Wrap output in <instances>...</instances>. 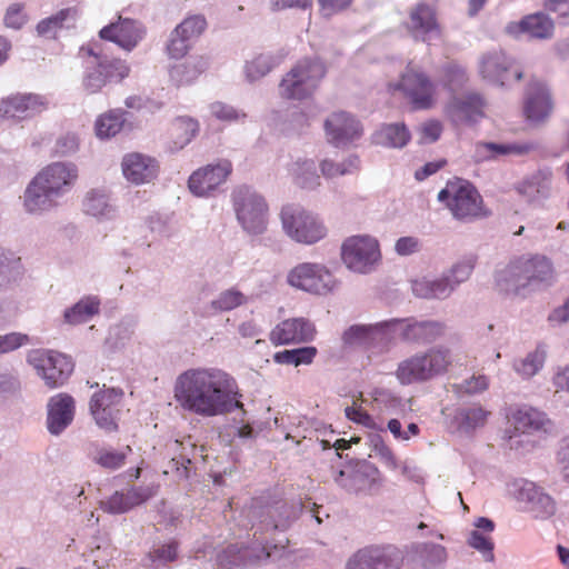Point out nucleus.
Returning a JSON list of instances; mask_svg holds the SVG:
<instances>
[{
  "label": "nucleus",
  "mask_w": 569,
  "mask_h": 569,
  "mask_svg": "<svg viewBox=\"0 0 569 569\" xmlns=\"http://www.w3.org/2000/svg\"><path fill=\"white\" fill-rule=\"evenodd\" d=\"M173 393L183 410L206 418L242 408L234 378L217 368L186 370L178 376Z\"/></svg>",
  "instance_id": "nucleus-1"
},
{
  "label": "nucleus",
  "mask_w": 569,
  "mask_h": 569,
  "mask_svg": "<svg viewBox=\"0 0 569 569\" xmlns=\"http://www.w3.org/2000/svg\"><path fill=\"white\" fill-rule=\"evenodd\" d=\"M555 270L543 256H522L512 259L496 272V289L506 297H527L541 287L550 286Z\"/></svg>",
  "instance_id": "nucleus-2"
},
{
  "label": "nucleus",
  "mask_w": 569,
  "mask_h": 569,
  "mask_svg": "<svg viewBox=\"0 0 569 569\" xmlns=\"http://www.w3.org/2000/svg\"><path fill=\"white\" fill-rule=\"evenodd\" d=\"M79 178L78 167L72 162H52L42 168L24 191V207L30 213L52 209L58 199L71 191Z\"/></svg>",
  "instance_id": "nucleus-3"
},
{
  "label": "nucleus",
  "mask_w": 569,
  "mask_h": 569,
  "mask_svg": "<svg viewBox=\"0 0 569 569\" xmlns=\"http://www.w3.org/2000/svg\"><path fill=\"white\" fill-rule=\"evenodd\" d=\"M79 58L83 68L81 87L87 94L100 93L107 86L120 83L130 74L128 62L107 56L98 41L81 46Z\"/></svg>",
  "instance_id": "nucleus-4"
},
{
  "label": "nucleus",
  "mask_w": 569,
  "mask_h": 569,
  "mask_svg": "<svg viewBox=\"0 0 569 569\" xmlns=\"http://www.w3.org/2000/svg\"><path fill=\"white\" fill-rule=\"evenodd\" d=\"M390 89L400 91L412 110H430L438 102V88L431 76L420 66L409 62L399 81Z\"/></svg>",
  "instance_id": "nucleus-5"
},
{
  "label": "nucleus",
  "mask_w": 569,
  "mask_h": 569,
  "mask_svg": "<svg viewBox=\"0 0 569 569\" xmlns=\"http://www.w3.org/2000/svg\"><path fill=\"white\" fill-rule=\"evenodd\" d=\"M326 74V68L318 59L300 60L286 73L279 84L280 96L288 100H302L312 96Z\"/></svg>",
  "instance_id": "nucleus-6"
},
{
  "label": "nucleus",
  "mask_w": 569,
  "mask_h": 569,
  "mask_svg": "<svg viewBox=\"0 0 569 569\" xmlns=\"http://www.w3.org/2000/svg\"><path fill=\"white\" fill-rule=\"evenodd\" d=\"M438 199L446 202L458 220H471L483 214L482 198L467 180L457 178L448 181L446 188L438 193Z\"/></svg>",
  "instance_id": "nucleus-7"
},
{
  "label": "nucleus",
  "mask_w": 569,
  "mask_h": 569,
  "mask_svg": "<svg viewBox=\"0 0 569 569\" xmlns=\"http://www.w3.org/2000/svg\"><path fill=\"white\" fill-rule=\"evenodd\" d=\"M233 207L242 228L252 234L262 233L268 222V204L262 196L248 187L233 192Z\"/></svg>",
  "instance_id": "nucleus-8"
},
{
  "label": "nucleus",
  "mask_w": 569,
  "mask_h": 569,
  "mask_svg": "<svg viewBox=\"0 0 569 569\" xmlns=\"http://www.w3.org/2000/svg\"><path fill=\"white\" fill-rule=\"evenodd\" d=\"M286 233L297 242L312 244L327 236V228L311 212L295 206H286L281 211Z\"/></svg>",
  "instance_id": "nucleus-9"
},
{
  "label": "nucleus",
  "mask_w": 569,
  "mask_h": 569,
  "mask_svg": "<svg viewBox=\"0 0 569 569\" xmlns=\"http://www.w3.org/2000/svg\"><path fill=\"white\" fill-rule=\"evenodd\" d=\"M289 286L313 295H326L335 287V277L321 263L301 262L287 274Z\"/></svg>",
  "instance_id": "nucleus-10"
},
{
  "label": "nucleus",
  "mask_w": 569,
  "mask_h": 569,
  "mask_svg": "<svg viewBox=\"0 0 569 569\" xmlns=\"http://www.w3.org/2000/svg\"><path fill=\"white\" fill-rule=\"evenodd\" d=\"M29 362L50 389L64 385L73 371L72 360L53 350H36L30 355Z\"/></svg>",
  "instance_id": "nucleus-11"
},
{
  "label": "nucleus",
  "mask_w": 569,
  "mask_h": 569,
  "mask_svg": "<svg viewBox=\"0 0 569 569\" xmlns=\"http://www.w3.org/2000/svg\"><path fill=\"white\" fill-rule=\"evenodd\" d=\"M341 258L349 269L365 273L380 258L378 241L369 236L349 237L342 243Z\"/></svg>",
  "instance_id": "nucleus-12"
},
{
  "label": "nucleus",
  "mask_w": 569,
  "mask_h": 569,
  "mask_svg": "<svg viewBox=\"0 0 569 569\" xmlns=\"http://www.w3.org/2000/svg\"><path fill=\"white\" fill-rule=\"evenodd\" d=\"M123 399V391L118 388H103L90 400V412L96 423L107 432L118 430V419Z\"/></svg>",
  "instance_id": "nucleus-13"
},
{
  "label": "nucleus",
  "mask_w": 569,
  "mask_h": 569,
  "mask_svg": "<svg viewBox=\"0 0 569 569\" xmlns=\"http://www.w3.org/2000/svg\"><path fill=\"white\" fill-rule=\"evenodd\" d=\"M402 552L395 546H370L357 551L348 561V569H400Z\"/></svg>",
  "instance_id": "nucleus-14"
},
{
  "label": "nucleus",
  "mask_w": 569,
  "mask_h": 569,
  "mask_svg": "<svg viewBox=\"0 0 569 569\" xmlns=\"http://www.w3.org/2000/svg\"><path fill=\"white\" fill-rule=\"evenodd\" d=\"M48 107V100L41 94L12 93L0 100V119L21 121L43 112Z\"/></svg>",
  "instance_id": "nucleus-15"
},
{
  "label": "nucleus",
  "mask_w": 569,
  "mask_h": 569,
  "mask_svg": "<svg viewBox=\"0 0 569 569\" xmlns=\"http://www.w3.org/2000/svg\"><path fill=\"white\" fill-rule=\"evenodd\" d=\"M486 102L476 92L453 96L446 103L443 112L455 124H471L485 117Z\"/></svg>",
  "instance_id": "nucleus-16"
},
{
  "label": "nucleus",
  "mask_w": 569,
  "mask_h": 569,
  "mask_svg": "<svg viewBox=\"0 0 569 569\" xmlns=\"http://www.w3.org/2000/svg\"><path fill=\"white\" fill-rule=\"evenodd\" d=\"M146 30L136 20L119 16L116 22L104 26L99 31V38L113 42L124 51H132L143 39Z\"/></svg>",
  "instance_id": "nucleus-17"
},
{
  "label": "nucleus",
  "mask_w": 569,
  "mask_h": 569,
  "mask_svg": "<svg viewBox=\"0 0 569 569\" xmlns=\"http://www.w3.org/2000/svg\"><path fill=\"white\" fill-rule=\"evenodd\" d=\"M553 108L550 91L539 79H531L525 91L523 114L527 120L540 122L547 119Z\"/></svg>",
  "instance_id": "nucleus-18"
},
{
  "label": "nucleus",
  "mask_w": 569,
  "mask_h": 569,
  "mask_svg": "<svg viewBox=\"0 0 569 569\" xmlns=\"http://www.w3.org/2000/svg\"><path fill=\"white\" fill-rule=\"evenodd\" d=\"M232 171V164L228 160H222L217 164H208L196 170L188 180L190 191L198 196H209L220 184H222Z\"/></svg>",
  "instance_id": "nucleus-19"
},
{
  "label": "nucleus",
  "mask_w": 569,
  "mask_h": 569,
  "mask_svg": "<svg viewBox=\"0 0 569 569\" xmlns=\"http://www.w3.org/2000/svg\"><path fill=\"white\" fill-rule=\"evenodd\" d=\"M316 328L305 318H290L279 322L269 333L273 346L306 343L315 339Z\"/></svg>",
  "instance_id": "nucleus-20"
},
{
  "label": "nucleus",
  "mask_w": 569,
  "mask_h": 569,
  "mask_svg": "<svg viewBox=\"0 0 569 569\" xmlns=\"http://www.w3.org/2000/svg\"><path fill=\"white\" fill-rule=\"evenodd\" d=\"M323 128L328 141L336 147L351 142L362 134L360 122L346 111L331 113Z\"/></svg>",
  "instance_id": "nucleus-21"
},
{
  "label": "nucleus",
  "mask_w": 569,
  "mask_h": 569,
  "mask_svg": "<svg viewBox=\"0 0 569 569\" xmlns=\"http://www.w3.org/2000/svg\"><path fill=\"white\" fill-rule=\"evenodd\" d=\"M480 70L483 78L501 86L522 78L520 67L502 52H493L483 57Z\"/></svg>",
  "instance_id": "nucleus-22"
},
{
  "label": "nucleus",
  "mask_w": 569,
  "mask_h": 569,
  "mask_svg": "<svg viewBox=\"0 0 569 569\" xmlns=\"http://www.w3.org/2000/svg\"><path fill=\"white\" fill-rule=\"evenodd\" d=\"M121 169L124 178L134 184L149 183L159 172L156 159L142 153L132 152L122 158Z\"/></svg>",
  "instance_id": "nucleus-23"
},
{
  "label": "nucleus",
  "mask_w": 569,
  "mask_h": 569,
  "mask_svg": "<svg viewBox=\"0 0 569 569\" xmlns=\"http://www.w3.org/2000/svg\"><path fill=\"white\" fill-rule=\"evenodd\" d=\"M507 418L515 432L523 435L547 431L551 425L545 412L527 405L510 408Z\"/></svg>",
  "instance_id": "nucleus-24"
},
{
  "label": "nucleus",
  "mask_w": 569,
  "mask_h": 569,
  "mask_svg": "<svg viewBox=\"0 0 569 569\" xmlns=\"http://www.w3.org/2000/svg\"><path fill=\"white\" fill-rule=\"evenodd\" d=\"M410 34L421 41H427L431 33H440L436 8L425 2L417 3L409 10V20L406 24Z\"/></svg>",
  "instance_id": "nucleus-25"
},
{
  "label": "nucleus",
  "mask_w": 569,
  "mask_h": 569,
  "mask_svg": "<svg viewBox=\"0 0 569 569\" xmlns=\"http://www.w3.org/2000/svg\"><path fill=\"white\" fill-rule=\"evenodd\" d=\"M508 34L519 37L527 34L532 39H549L553 34V21L545 13L525 16L520 21L510 22L506 28Z\"/></svg>",
  "instance_id": "nucleus-26"
},
{
  "label": "nucleus",
  "mask_w": 569,
  "mask_h": 569,
  "mask_svg": "<svg viewBox=\"0 0 569 569\" xmlns=\"http://www.w3.org/2000/svg\"><path fill=\"white\" fill-rule=\"evenodd\" d=\"M74 400L70 395L59 393L48 403L47 427L50 433H61L73 420Z\"/></svg>",
  "instance_id": "nucleus-27"
},
{
  "label": "nucleus",
  "mask_w": 569,
  "mask_h": 569,
  "mask_svg": "<svg viewBox=\"0 0 569 569\" xmlns=\"http://www.w3.org/2000/svg\"><path fill=\"white\" fill-rule=\"evenodd\" d=\"M552 172L548 169L538 170L522 179L516 191L530 203H540L551 193Z\"/></svg>",
  "instance_id": "nucleus-28"
},
{
  "label": "nucleus",
  "mask_w": 569,
  "mask_h": 569,
  "mask_svg": "<svg viewBox=\"0 0 569 569\" xmlns=\"http://www.w3.org/2000/svg\"><path fill=\"white\" fill-rule=\"evenodd\" d=\"M79 18L77 7L62 8L56 13L40 20L36 27L37 33L46 39H57L62 29L74 27Z\"/></svg>",
  "instance_id": "nucleus-29"
},
{
  "label": "nucleus",
  "mask_w": 569,
  "mask_h": 569,
  "mask_svg": "<svg viewBox=\"0 0 569 569\" xmlns=\"http://www.w3.org/2000/svg\"><path fill=\"white\" fill-rule=\"evenodd\" d=\"M417 357L426 381L446 373L452 365L451 351L443 347H435L426 352H419Z\"/></svg>",
  "instance_id": "nucleus-30"
},
{
  "label": "nucleus",
  "mask_w": 569,
  "mask_h": 569,
  "mask_svg": "<svg viewBox=\"0 0 569 569\" xmlns=\"http://www.w3.org/2000/svg\"><path fill=\"white\" fill-rule=\"evenodd\" d=\"M199 131V123L190 117H178L168 127L167 143L171 151H179L189 144Z\"/></svg>",
  "instance_id": "nucleus-31"
},
{
  "label": "nucleus",
  "mask_w": 569,
  "mask_h": 569,
  "mask_svg": "<svg viewBox=\"0 0 569 569\" xmlns=\"http://www.w3.org/2000/svg\"><path fill=\"white\" fill-rule=\"evenodd\" d=\"M446 332V325L440 321H415L408 323L402 331L405 340L412 342L430 343L442 337Z\"/></svg>",
  "instance_id": "nucleus-32"
},
{
  "label": "nucleus",
  "mask_w": 569,
  "mask_h": 569,
  "mask_svg": "<svg viewBox=\"0 0 569 569\" xmlns=\"http://www.w3.org/2000/svg\"><path fill=\"white\" fill-rule=\"evenodd\" d=\"M518 498L530 505V510L536 517H549L555 512V503L550 496L541 492V490L532 482H525L520 488Z\"/></svg>",
  "instance_id": "nucleus-33"
},
{
  "label": "nucleus",
  "mask_w": 569,
  "mask_h": 569,
  "mask_svg": "<svg viewBox=\"0 0 569 569\" xmlns=\"http://www.w3.org/2000/svg\"><path fill=\"white\" fill-rule=\"evenodd\" d=\"M209 67V59L197 56L184 63L171 68L170 77L179 86L189 84L199 78Z\"/></svg>",
  "instance_id": "nucleus-34"
},
{
  "label": "nucleus",
  "mask_w": 569,
  "mask_h": 569,
  "mask_svg": "<svg viewBox=\"0 0 569 569\" xmlns=\"http://www.w3.org/2000/svg\"><path fill=\"white\" fill-rule=\"evenodd\" d=\"M532 147L528 143H493L479 142L476 144V156L479 161L496 159L499 156H522L530 152Z\"/></svg>",
  "instance_id": "nucleus-35"
},
{
  "label": "nucleus",
  "mask_w": 569,
  "mask_h": 569,
  "mask_svg": "<svg viewBox=\"0 0 569 569\" xmlns=\"http://www.w3.org/2000/svg\"><path fill=\"white\" fill-rule=\"evenodd\" d=\"M385 339V332L380 326H351L343 332L342 340L346 345H361L371 347L375 342Z\"/></svg>",
  "instance_id": "nucleus-36"
},
{
  "label": "nucleus",
  "mask_w": 569,
  "mask_h": 569,
  "mask_svg": "<svg viewBox=\"0 0 569 569\" xmlns=\"http://www.w3.org/2000/svg\"><path fill=\"white\" fill-rule=\"evenodd\" d=\"M100 301L94 297H86L64 311V320L70 325H80L90 320L99 312Z\"/></svg>",
  "instance_id": "nucleus-37"
},
{
  "label": "nucleus",
  "mask_w": 569,
  "mask_h": 569,
  "mask_svg": "<svg viewBox=\"0 0 569 569\" xmlns=\"http://www.w3.org/2000/svg\"><path fill=\"white\" fill-rule=\"evenodd\" d=\"M123 123L124 117L121 110H109L97 118L96 134L100 139H109L121 131Z\"/></svg>",
  "instance_id": "nucleus-38"
},
{
  "label": "nucleus",
  "mask_w": 569,
  "mask_h": 569,
  "mask_svg": "<svg viewBox=\"0 0 569 569\" xmlns=\"http://www.w3.org/2000/svg\"><path fill=\"white\" fill-rule=\"evenodd\" d=\"M318 349L312 346L301 347L297 349H286L273 355V361L279 365H292L295 367L301 365H310L313 362Z\"/></svg>",
  "instance_id": "nucleus-39"
},
{
  "label": "nucleus",
  "mask_w": 569,
  "mask_h": 569,
  "mask_svg": "<svg viewBox=\"0 0 569 569\" xmlns=\"http://www.w3.org/2000/svg\"><path fill=\"white\" fill-rule=\"evenodd\" d=\"M416 552L422 569H436L448 558L446 548L437 543H421L416 548Z\"/></svg>",
  "instance_id": "nucleus-40"
},
{
  "label": "nucleus",
  "mask_w": 569,
  "mask_h": 569,
  "mask_svg": "<svg viewBox=\"0 0 569 569\" xmlns=\"http://www.w3.org/2000/svg\"><path fill=\"white\" fill-rule=\"evenodd\" d=\"M409 140L410 132L403 123L386 124L377 132L378 143L386 147L402 148Z\"/></svg>",
  "instance_id": "nucleus-41"
},
{
  "label": "nucleus",
  "mask_w": 569,
  "mask_h": 569,
  "mask_svg": "<svg viewBox=\"0 0 569 569\" xmlns=\"http://www.w3.org/2000/svg\"><path fill=\"white\" fill-rule=\"evenodd\" d=\"M147 558L151 567H167L179 558V541L171 539L164 543L154 546L148 553Z\"/></svg>",
  "instance_id": "nucleus-42"
},
{
  "label": "nucleus",
  "mask_w": 569,
  "mask_h": 569,
  "mask_svg": "<svg viewBox=\"0 0 569 569\" xmlns=\"http://www.w3.org/2000/svg\"><path fill=\"white\" fill-rule=\"evenodd\" d=\"M395 375L401 385H411L426 381L417 353L402 360L398 365Z\"/></svg>",
  "instance_id": "nucleus-43"
},
{
  "label": "nucleus",
  "mask_w": 569,
  "mask_h": 569,
  "mask_svg": "<svg viewBox=\"0 0 569 569\" xmlns=\"http://www.w3.org/2000/svg\"><path fill=\"white\" fill-rule=\"evenodd\" d=\"M360 161L357 156H350L342 162H335L325 159L320 163V170L323 177L332 179L339 176L352 174L359 170Z\"/></svg>",
  "instance_id": "nucleus-44"
},
{
  "label": "nucleus",
  "mask_w": 569,
  "mask_h": 569,
  "mask_svg": "<svg viewBox=\"0 0 569 569\" xmlns=\"http://www.w3.org/2000/svg\"><path fill=\"white\" fill-rule=\"evenodd\" d=\"M208 29V21L203 14L187 16L174 30L190 42L199 39Z\"/></svg>",
  "instance_id": "nucleus-45"
},
{
  "label": "nucleus",
  "mask_w": 569,
  "mask_h": 569,
  "mask_svg": "<svg viewBox=\"0 0 569 569\" xmlns=\"http://www.w3.org/2000/svg\"><path fill=\"white\" fill-rule=\"evenodd\" d=\"M295 182L302 189H315L320 186V177L316 172L312 160L297 162L293 168Z\"/></svg>",
  "instance_id": "nucleus-46"
},
{
  "label": "nucleus",
  "mask_w": 569,
  "mask_h": 569,
  "mask_svg": "<svg viewBox=\"0 0 569 569\" xmlns=\"http://www.w3.org/2000/svg\"><path fill=\"white\" fill-rule=\"evenodd\" d=\"M441 82L449 91L461 89L468 82L466 69L456 62L448 63L442 68Z\"/></svg>",
  "instance_id": "nucleus-47"
},
{
  "label": "nucleus",
  "mask_w": 569,
  "mask_h": 569,
  "mask_svg": "<svg viewBox=\"0 0 569 569\" xmlns=\"http://www.w3.org/2000/svg\"><path fill=\"white\" fill-rule=\"evenodd\" d=\"M93 462L104 469L116 470L126 463L127 453L107 448H97L91 455Z\"/></svg>",
  "instance_id": "nucleus-48"
},
{
  "label": "nucleus",
  "mask_w": 569,
  "mask_h": 569,
  "mask_svg": "<svg viewBox=\"0 0 569 569\" xmlns=\"http://www.w3.org/2000/svg\"><path fill=\"white\" fill-rule=\"evenodd\" d=\"M448 280L441 279L432 282L423 281L415 284V291L423 298L441 299L447 297L451 291Z\"/></svg>",
  "instance_id": "nucleus-49"
},
{
  "label": "nucleus",
  "mask_w": 569,
  "mask_h": 569,
  "mask_svg": "<svg viewBox=\"0 0 569 569\" xmlns=\"http://www.w3.org/2000/svg\"><path fill=\"white\" fill-rule=\"evenodd\" d=\"M489 412L480 406L463 408L458 412V420L465 429H476L485 425Z\"/></svg>",
  "instance_id": "nucleus-50"
},
{
  "label": "nucleus",
  "mask_w": 569,
  "mask_h": 569,
  "mask_svg": "<svg viewBox=\"0 0 569 569\" xmlns=\"http://www.w3.org/2000/svg\"><path fill=\"white\" fill-rule=\"evenodd\" d=\"M192 48V42L177 32L174 29L170 32L166 44V52L169 58L179 60L184 58Z\"/></svg>",
  "instance_id": "nucleus-51"
},
{
  "label": "nucleus",
  "mask_w": 569,
  "mask_h": 569,
  "mask_svg": "<svg viewBox=\"0 0 569 569\" xmlns=\"http://www.w3.org/2000/svg\"><path fill=\"white\" fill-rule=\"evenodd\" d=\"M546 353L541 349L530 352L525 359L516 365V370L523 377L535 376L543 366Z\"/></svg>",
  "instance_id": "nucleus-52"
},
{
  "label": "nucleus",
  "mask_w": 569,
  "mask_h": 569,
  "mask_svg": "<svg viewBox=\"0 0 569 569\" xmlns=\"http://www.w3.org/2000/svg\"><path fill=\"white\" fill-rule=\"evenodd\" d=\"M272 69L270 57L264 54H259L247 62L246 64V76L249 80H258L264 77Z\"/></svg>",
  "instance_id": "nucleus-53"
},
{
  "label": "nucleus",
  "mask_w": 569,
  "mask_h": 569,
  "mask_svg": "<svg viewBox=\"0 0 569 569\" xmlns=\"http://www.w3.org/2000/svg\"><path fill=\"white\" fill-rule=\"evenodd\" d=\"M243 301V295L238 290L231 289L221 292L218 299L211 302V306L214 310L229 311L241 306Z\"/></svg>",
  "instance_id": "nucleus-54"
},
{
  "label": "nucleus",
  "mask_w": 569,
  "mask_h": 569,
  "mask_svg": "<svg viewBox=\"0 0 569 569\" xmlns=\"http://www.w3.org/2000/svg\"><path fill=\"white\" fill-rule=\"evenodd\" d=\"M211 114L221 121L232 122V121H240L246 118V113L242 111L237 110L232 106H229L224 102H213L210 106Z\"/></svg>",
  "instance_id": "nucleus-55"
},
{
  "label": "nucleus",
  "mask_w": 569,
  "mask_h": 569,
  "mask_svg": "<svg viewBox=\"0 0 569 569\" xmlns=\"http://www.w3.org/2000/svg\"><path fill=\"white\" fill-rule=\"evenodd\" d=\"M20 258L11 252L0 249V286L9 281V274L12 270L18 269Z\"/></svg>",
  "instance_id": "nucleus-56"
},
{
  "label": "nucleus",
  "mask_w": 569,
  "mask_h": 569,
  "mask_svg": "<svg viewBox=\"0 0 569 569\" xmlns=\"http://www.w3.org/2000/svg\"><path fill=\"white\" fill-rule=\"evenodd\" d=\"M443 131L442 123L437 119H430L425 121L419 129L420 140L422 142H435L437 141Z\"/></svg>",
  "instance_id": "nucleus-57"
},
{
  "label": "nucleus",
  "mask_w": 569,
  "mask_h": 569,
  "mask_svg": "<svg viewBox=\"0 0 569 569\" xmlns=\"http://www.w3.org/2000/svg\"><path fill=\"white\" fill-rule=\"evenodd\" d=\"M102 509L110 513H123L130 510L126 492H114L101 503Z\"/></svg>",
  "instance_id": "nucleus-58"
},
{
  "label": "nucleus",
  "mask_w": 569,
  "mask_h": 569,
  "mask_svg": "<svg viewBox=\"0 0 569 569\" xmlns=\"http://www.w3.org/2000/svg\"><path fill=\"white\" fill-rule=\"evenodd\" d=\"M28 342V336L12 332L0 337V353H7L18 349Z\"/></svg>",
  "instance_id": "nucleus-59"
},
{
  "label": "nucleus",
  "mask_w": 569,
  "mask_h": 569,
  "mask_svg": "<svg viewBox=\"0 0 569 569\" xmlns=\"http://www.w3.org/2000/svg\"><path fill=\"white\" fill-rule=\"evenodd\" d=\"M468 543L470 547L483 552V553H488L489 555V558L492 559L493 556H492V549H493V543L492 541L483 536L482 533H480L479 531H472L469 536V539H468Z\"/></svg>",
  "instance_id": "nucleus-60"
},
{
  "label": "nucleus",
  "mask_w": 569,
  "mask_h": 569,
  "mask_svg": "<svg viewBox=\"0 0 569 569\" xmlns=\"http://www.w3.org/2000/svg\"><path fill=\"white\" fill-rule=\"evenodd\" d=\"M153 490L149 487L146 488H131L127 490V500L130 509L136 506H139L150 499L153 496Z\"/></svg>",
  "instance_id": "nucleus-61"
},
{
  "label": "nucleus",
  "mask_w": 569,
  "mask_h": 569,
  "mask_svg": "<svg viewBox=\"0 0 569 569\" xmlns=\"http://www.w3.org/2000/svg\"><path fill=\"white\" fill-rule=\"evenodd\" d=\"M346 416L350 420L360 423L365 427L372 428L373 427V419L372 417L363 409L357 408V407H347L346 408Z\"/></svg>",
  "instance_id": "nucleus-62"
},
{
  "label": "nucleus",
  "mask_w": 569,
  "mask_h": 569,
  "mask_svg": "<svg viewBox=\"0 0 569 569\" xmlns=\"http://www.w3.org/2000/svg\"><path fill=\"white\" fill-rule=\"evenodd\" d=\"M489 386V381H488V378L483 375L481 376H473L471 377L470 379H467L463 381V383L461 385V388L467 392V393H477V392H481V391H485Z\"/></svg>",
  "instance_id": "nucleus-63"
},
{
  "label": "nucleus",
  "mask_w": 569,
  "mask_h": 569,
  "mask_svg": "<svg viewBox=\"0 0 569 569\" xmlns=\"http://www.w3.org/2000/svg\"><path fill=\"white\" fill-rule=\"evenodd\" d=\"M543 8L552 13H556L559 19L569 18V0H546Z\"/></svg>",
  "instance_id": "nucleus-64"
}]
</instances>
